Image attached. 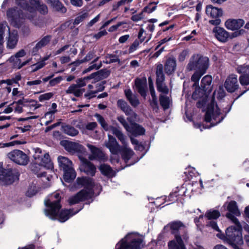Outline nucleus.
Listing matches in <instances>:
<instances>
[{"label":"nucleus","mask_w":249,"mask_h":249,"mask_svg":"<svg viewBox=\"0 0 249 249\" xmlns=\"http://www.w3.org/2000/svg\"><path fill=\"white\" fill-rule=\"evenodd\" d=\"M52 37L51 36H46L38 41L32 50V54L36 55L38 51L42 47L46 46L50 41Z\"/></svg>","instance_id":"nucleus-24"},{"label":"nucleus","mask_w":249,"mask_h":249,"mask_svg":"<svg viewBox=\"0 0 249 249\" xmlns=\"http://www.w3.org/2000/svg\"><path fill=\"white\" fill-rule=\"evenodd\" d=\"M100 18V14H99L97 16H96L94 18L91 19L89 22H88L87 26L88 27H92L94 24H95L99 20Z\"/></svg>","instance_id":"nucleus-62"},{"label":"nucleus","mask_w":249,"mask_h":249,"mask_svg":"<svg viewBox=\"0 0 249 249\" xmlns=\"http://www.w3.org/2000/svg\"><path fill=\"white\" fill-rule=\"evenodd\" d=\"M82 161L85 162L84 171L89 175L92 176H94L96 172V167L95 166L85 158L84 160Z\"/></svg>","instance_id":"nucleus-38"},{"label":"nucleus","mask_w":249,"mask_h":249,"mask_svg":"<svg viewBox=\"0 0 249 249\" xmlns=\"http://www.w3.org/2000/svg\"><path fill=\"white\" fill-rule=\"evenodd\" d=\"M142 239L133 234H127L117 244L116 249H140L142 247Z\"/></svg>","instance_id":"nucleus-7"},{"label":"nucleus","mask_w":249,"mask_h":249,"mask_svg":"<svg viewBox=\"0 0 249 249\" xmlns=\"http://www.w3.org/2000/svg\"><path fill=\"white\" fill-rule=\"evenodd\" d=\"M127 131L130 133L131 135L134 136H137L144 134L145 130L142 126L137 124L134 123L131 124Z\"/></svg>","instance_id":"nucleus-28"},{"label":"nucleus","mask_w":249,"mask_h":249,"mask_svg":"<svg viewBox=\"0 0 249 249\" xmlns=\"http://www.w3.org/2000/svg\"><path fill=\"white\" fill-rule=\"evenodd\" d=\"M57 160L60 169L64 172V180L67 182L72 181L75 178L76 174L73 168L71 161L63 156H59Z\"/></svg>","instance_id":"nucleus-5"},{"label":"nucleus","mask_w":249,"mask_h":249,"mask_svg":"<svg viewBox=\"0 0 249 249\" xmlns=\"http://www.w3.org/2000/svg\"><path fill=\"white\" fill-rule=\"evenodd\" d=\"M62 128V131L65 134L71 137L76 136L79 133L78 130L70 125H63Z\"/></svg>","instance_id":"nucleus-42"},{"label":"nucleus","mask_w":249,"mask_h":249,"mask_svg":"<svg viewBox=\"0 0 249 249\" xmlns=\"http://www.w3.org/2000/svg\"><path fill=\"white\" fill-rule=\"evenodd\" d=\"M208 219H216L220 216V212L216 210L211 209L208 211L205 215Z\"/></svg>","instance_id":"nucleus-44"},{"label":"nucleus","mask_w":249,"mask_h":249,"mask_svg":"<svg viewBox=\"0 0 249 249\" xmlns=\"http://www.w3.org/2000/svg\"><path fill=\"white\" fill-rule=\"evenodd\" d=\"M209 58L200 54H194L187 64L186 69L188 71L193 70L206 72L209 67Z\"/></svg>","instance_id":"nucleus-6"},{"label":"nucleus","mask_w":249,"mask_h":249,"mask_svg":"<svg viewBox=\"0 0 249 249\" xmlns=\"http://www.w3.org/2000/svg\"><path fill=\"white\" fill-rule=\"evenodd\" d=\"M54 114L55 113L54 111L53 112L50 110L45 113V118L48 119V120L45 123L46 125L49 124L54 119Z\"/></svg>","instance_id":"nucleus-51"},{"label":"nucleus","mask_w":249,"mask_h":249,"mask_svg":"<svg viewBox=\"0 0 249 249\" xmlns=\"http://www.w3.org/2000/svg\"><path fill=\"white\" fill-rule=\"evenodd\" d=\"M18 173L11 168L4 169L0 162V183L7 185L12 184L18 179Z\"/></svg>","instance_id":"nucleus-8"},{"label":"nucleus","mask_w":249,"mask_h":249,"mask_svg":"<svg viewBox=\"0 0 249 249\" xmlns=\"http://www.w3.org/2000/svg\"><path fill=\"white\" fill-rule=\"evenodd\" d=\"M117 119L119 122L123 125L126 130L127 131V129L129 128L130 126H129L127 123L124 118L123 116H119L117 118Z\"/></svg>","instance_id":"nucleus-61"},{"label":"nucleus","mask_w":249,"mask_h":249,"mask_svg":"<svg viewBox=\"0 0 249 249\" xmlns=\"http://www.w3.org/2000/svg\"><path fill=\"white\" fill-rule=\"evenodd\" d=\"M31 59V58H30L24 62H21V60L20 58L12 56L9 60L10 62H12L13 67L14 68L20 69L25 65L28 64Z\"/></svg>","instance_id":"nucleus-33"},{"label":"nucleus","mask_w":249,"mask_h":249,"mask_svg":"<svg viewBox=\"0 0 249 249\" xmlns=\"http://www.w3.org/2000/svg\"><path fill=\"white\" fill-rule=\"evenodd\" d=\"M171 229L173 231H178L180 227L182 226V224L179 221H176L171 223L170 224Z\"/></svg>","instance_id":"nucleus-57"},{"label":"nucleus","mask_w":249,"mask_h":249,"mask_svg":"<svg viewBox=\"0 0 249 249\" xmlns=\"http://www.w3.org/2000/svg\"><path fill=\"white\" fill-rule=\"evenodd\" d=\"M94 117L96 118L97 121L99 122L102 127L105 131H111V128H115L114 127H112L108 125V124L106 121V120H105V119L104 118V117L100 114L96 113L94 115Z\"/></svg>","instance_id":"nucleus-41"},{"label":"nucleus","mask_w":249,"mask_h":249,"mask_svg":"<svg viewBox=\"0 0 249 249\" xmlns=\"http://www.w3.org/2000/svg\"><path fill=\"white\" fill-rule=\"evenodd\" d=\"M224 86L229 92H233L238 89L239 85L237 75L234 74L230 75L226 80Z\"/></svg>","instance_id":"nucleus-16"},{"label":"nucleus","mask_w":249,"mask_h":249,"mask_svg":"<svg viewBox=\"0 0 249 249\" xmlns=\"http://www.w3.org/2000/svg\"><path fill=\"white\" fill-rule=\"evenodd\" d=\"M234 234L233 233L232 237L231 239L230 240L229 239L228 236L226 234V236L222 235L220 236L219 234H217V236L223 239L225 242L228 243L229 245L232 246L234 249H240L239 246H241L243 244V240L242 239V235L241 233V231H240V236H241V243H240L239 241V239H237V236L236 235H234Z\"/></svg>","instance_id":"nucleus-18"},{"label":"nucleus","mask_w":249,"mask_h":249,"mask_svg":"<svg viewBox=\"0 0 249 249\" xmlns=\"http://www.w3.org/2000/svg\"><path fill=\"white\" fill-rule=\"evenodd\" d=\"M124 93L126 98L132 107H136L140 104V101L137 95L134 94L130 89H125Z\"/></svg>","instance_id":"nucleus-23"},{"label":"nucleus","mask_w":249,"mask_h":249,"mask_svg":"<svg viewBox=\"0 0 249 249\" xmlns=\"http://www.w3.org/2000/svg\"><path fill=\"white\" fill-rule=\"evenodd\" d=\"M46 65L45 63L41 62L40 61L35 64L31 66L32 69V72H35L38 70L42 68Z\"/></svg>","instance_id":"nucleus-55"},{"label":"nucleus","mask_w":249,"mask_h":249,"mask_svg":"<svg viewBox=\"0 0 249 249\" xmlns=\"http://www.w3.org/2000/svg\"><path fill=\"white\" fill-rule=\"evenodd\" d=\"M111 132L122 142L123 145V147L127 146L126 137L119 129L116 127L111 128Z\"/></svg>","instance_id":"nucleus-37"},{"label":"nucleus","mask_w":249,"mask_h":249,"mask_svg":"<svg viewBox=\"0 0 249 249\" xmlns=\"http://www.w3.org/2000/svg\"><path fill=\"white\" fill-rule=\"evenodd\" d=\"M95 54V51L94 50L89 52L83 59V62H85L90 61L94 57Z\"/></svg>","instance_id":"nucleus-59"},{"label":"nucleus","mask_w":249,"mask_h":249,"mask_svg":"<svg viewBox=\"0 0 249 249\" xmlns=\"http://www.w3.org/2000/svg\"><path fill=\"white\" fill-rule=\"evenodd\" d=\"M111 132L122 142L123 145V147L127 146L126 137L119 129L116 127L111 128Z\"/></svg>","instance_id":"nucleus-36"},{"label":"nucleus","mask_w":249,"mask_h":249,"mask_svg":"<svg viewBox=\"0 0 249 249\" xmlns=\"http://www.w3.org/2000/svg\"><path fill=\"white\" fill-rule=\"evenodd\" d=\"M9 27L5 21L0 23V53L3 52V36L5 31H9Z\"/></svg>","instance_id":"nucleus-32"},{"label":"nucleus","mask_w":249,"mask_h":249,"mask_svg":"<svg viewBox=\"0 0 249 249\" xmlns=\"http://www.w3.org/2000/svg\"><path fill=\"white\" fill-rule=\"evenodd\" d=\"M99 169L103 175L108 178H112L116 175V172L113 170L109 165L107 164H101Z\"/></svg>","instance_id":"nucleus-34"},{"label":"nucleus","mask_w":249,"mask_h":249,"mask_svg":"<svg viewBox=\"0 0 249 249\" xmlns=\"http://www.w3.org/2000/svg\"><path fill=\"white\" fill-rule=\"evenodd\" d=\"M176 60L174 57H170L166 61L164 65V70L168 74H171L176 70Z\"/></svg>","instance_id":"nucleus-29"},{"label":"nucleus","mask_w":249,"mask_h":249,"mask_svg":"<svg viewBox=\"0 0 249 249\" xmlns=\"http://www.w3.org/2000/svg\"><path fill=\"white\" fill-rule=\"evenodd\" d=\"M33 150L34 152L33 158L36 163L47 169L53 168V163L48 153L38 147L33 148Z\"/></svg>","instance_id":"nucleus-9"},{"label":"nucleus","mask_w":249,"mask_h":249,"mask_svg":"<svg viewBox=\"0 0 249 249\" xmlns=\"http://www.w3.org/2000/svg\"><path fill=\"white\" fill-rule=\"evenodd\" d=\"M48 2H50L52 5L55 7L57 10L60 11L62 13L66 12V9L64 7L61 2L58 0H47Z\"/></svg>","instance_id":"nucleus-46"},{"label":"nucleus","mask_w":249,"mask_h":249,"mask_svg":"<svg viewBox=\"0 0 249 249\" xmlns=\"http://www.w3.org/2000/svg\"><path fill=\"white\" fill-rule=\"evenodd\" d=\"M76 181L78 185L84 186L85 189L80 191L75 195L69 198L68 202L71 205L90 198L93 195L92 188L94 186V182L92 179L87 178H78Z\"/></svg>","instance_id":"nucleus-4"},{"label":"nucleus","mask_w":249,"mask_h":249,"mask_svg":"<svg viewBox=\"0 0 249 249\" xmlns=\"http://www.w3.org/2000/svg\"><path fill=\"white\" fill-rule=\"evenodd\" d=\"M89 13L87 11L82 12L75 18L73 22L74 25H78L88 17Z\"/></svg>","instance_id":"nucleus-48"},{"label":"nucleus","mask_w":249,"mask_h":249,"mask_svg":"<svg viewBox=\"0 0 249 249\" xmlns=\"http://www.w3.org/2000/svg\"><path fill=\"white\" fill-rule=\"evenodd\" d=\"M146 33L145 30L143 28H141L138 34V38L140 39V42L142 43L144 41L146 40V42H148L151 37L152 35L150 34L146 39Z\"/></svg>","instance_id":"nucleus-49"},{"label":"nucleus","mask_w":249,"mask_h":249,"mask_svg":"<svg viewBox=\"0 0 249 249\" xmlns=\"http://www.w3.org/2000/svg\"><path fill=\"white\" fill-rule=\"evenodd\" d=\"M205 72L196 70L195 72L191 77V80L195 82L193 86H196L198 85L199 79Z\"/></svg>","instance_id":"nucleus-47"},{"label":"nucleus","mask_w":249,"mask_h":249,"mask_svg":"<svg viewBox=\"0 0 249 249\" xmlns=\"http://www.w3.org/2000/svg\"><path fill=\"white\" fill-rule=\"evenodd\" d=\"M37 187L35 185H31L27 192V196L31 197L35 195L38 191Z\"/></svg>","instance_id":"nucleus-53"},{"label":"nucleus","mask_w":249,"mask_h":249,"mask_svg":"<svg viewBox=\"0 0 249 249\" xmlns=\"http://www.w3.org/2000/svg\"><path fill=\"white\" fill-rule=\"evenodd\" d=\"M212 78L211 76L207 75L205 76L201 80V87L206 90L207 92L210 93L212 91V86L211 85Z\"/></svg>","instance_id":"nucleus-35"},{"label":"nucleus","mask_w":249,"mask_h":249,"mask_svg":"<svg viewBox=\"0 0 249 249\" xmlns=\"http://www.w3.org/2000/svg\"><path fill=\"white\" fill-rule=\"evenodd\" d=\"M53 96V93L52 92H47L40 95L38 99L40 102H42L45 100H48L51 99Z\"/></svg>","instance_id":"nucleus-54"},{"label":"nucleus","mask_w":249,"mask_h":249,"mask_svg":"<svg viewBox=\"0 0 249 249\" xmlns=\"http://www.w3.org/2000/svg\"><path fill=\"white\" fill-rule=\"evenodd\" d=\"M223 207L228 211L226 214V217L230 219L234 224L235 226H231L228 228L226 231V234L231 240L233 235H236L237 239H241L240 231L242 230V227L238 220L235 216L240 215V212L238 208L237 203L235 201L231 200L229 202H226ZM241 243V240H239Z\"/></svg>","instance_id":"nucleus-3"},{"label":"nucleus","mask_w":249,"mask_h":249,"mask_svg":"<svg viewBox=\"0 0 249 249\" xmlns=\"http://www.w3.org/2000/svg\"><path fill=\"white\" fill-rule=\"evenodd\" d=\"M209 93L201 87L198 88L193 92L192 98L195 100L202 99V101L205 102Z\"/></svg>","instance_id":"nucleus-27"},{"label":"nucleus","mask_w":249,"mask_h":249,"mask_svg":"<svg viewBox=\"0 0 249 249\" xmlns=\"http://www.w3.org/2000/svg\"><path fill=\"white\" fill-rule=\"evenodd\" d=\"M60 200L61 197L58 193H54L49 195L44 201L47 207L44 210V212L45 215L50 219H58L60 222H64L70 217L77 213L79 211L72 213V210H63L58 213L61 207L60 204Z\"/></svg>","instance_id":"nucleus-1"},{"label":"nucleus","mask_w":249,"mask_h":249,"mask_svg":"<svg viewBox=\"0 0 249 249\" xmlns=\"http://www.w3.org/2000/svg\"><path fill=\"white\" fill-rule=\"evenodd\" d=\"M223 119V116H220L219 108L217 106L214 107V103L212 101L205 113V121L211 122V126H212L221 122Z\"/></svg>","instance_id":"nucleus-10"},{"label":"nucleus","mask_w":249,"mask_h":249,"mask_svg":"<svg viewBox=\"0 0 249 249\" xmlns=\"http://www.w3.org/2000/svg\"><path fill=\"white\" fill-rule=\"evenodd\" d=\"M98 74V72L92 73L89 76L84 78H79L76 80V84H75L79 88H81L85 86L87 83V80L93 79Z\"/></svg>","instance_id":"nucleus-40"},{"label":"nucleus","mask_w":249,"mask_h":249,"mask_svg":"<svg viewBox=\"0 0 249 249\" xmlns=\"http://www.w3.org/2000/svg\"><path fill=\"white\" fill-rule=\"evenodd\" d=\"M120 151H121L122 152L123 159L124 160L125 163H127L128 160H130L134 155V152L132 150L128 147L127 146L122 147Z\"/></svg>","instance_id":"nucleus-39"},{"label":"nucleus","mask_w":249,"mask_h":249,"mask_svg":"<svg viewBox=\"0 0 249 249\" xmlns=\"http://www.w3.org/2000/svg\"><path fill=\"white\" fill-rule=\"evenodd\" d=\"M237 71L241 74L239 77V81L242 85H249V66L240 65L237 67Z\"/></svg>","instance_id":"nucleus-14"},{"label":"nucleus","mask_w":249,"mask_h":249,"mask_svg":"<svg viewBox=\"0 0 249 249\" xmlns=\"http://www.w3.org/2000/svg\"><path fill=\"white\" fill-rule=\"evenodd\" d=\"M63 80V78L62 76H58L55 77L53 79H51L49 81V85L50 87H53L56 85L59 84L62 80Z\"/></svg>","instance_id":"nucleus-56"},{"label":"nucleus","mask_w":249,"mask_h":249,"mask_svg":"<svg viewBox=\"0 0 249 249\" xmlns=\"http://www.w3.org/2000/svg\"><path fill=\"white\" fill-rule=\"evenodd\" d=\"M156 76V83L164 82L165 77L163 72V66L161 64L157 66Z\"/></svg>","instance_id":"nucleus-43"},{"label":"nucleus","mask_w":249,"mask_h":249,"mask_svg":"<svg viewBox=\"0 0 249 249\" xmlns=\"http://www.w3.org/2000/svg\"><path fill=\"white\" fill-rule=\"evenodd\" d=\"M139 44H140L139 41L137 40H135L133 42L132 44L130 46V47L129 48V53H132L134 52L135 51H136L137 49Z\"/></svg>","instance_id":"nucleus-60"},{"label":"nucleus","mask_w":249,"mask_h":249,"mask_svg":"<svg viewBox=\"0 0 249 249\" xmlns=\"http://www.w3.org/2000/svg\"><path fill=\"white\" fill-rule=\"evenodd\" d=\"M9 32L8 36L7 37L6 47L9 49H14L18 42V36L17 31H13Z\"/></svg>","instance_id":"nucleus-21"},{"label":"nucleus","mask_w":249,"mask_h":249,"mask_svg":"<svg viewBox=\"0 0 249 249\" xmlns=\"http://www.w3.org/2000/svg\"><path fill=\"white\" fill-rule=\"evenodd\" d=\"M213 32L215 38L221 42H226L229 37V33L224 28L218 26L215 27Z\"/></svg>","instance_id":"nucleus-19"},{"label":"nucleus","mask_w":249,"mask_h":249,"mask_svg":"<svg viewBox=\"0 0 249 249\" xmlns=\"http://www.w3.org/2000/svg\"><path fill=\"white\" fill-rule=\"evenodd\" d=\"M119 61L120 60L115 55L112 54H108L107 55L106 58V61H104V62L107 64H110L111 63L117 62Z\"/></svg>","instance_id":"nucleus-52"},{"label":"nucleus","mask_w":249,"mask_h":249,"mask_svg":"<svg viewBox=\"0 0 249 249\" xmlns=\"http://www.w3.org/2000/svg\"><path fill=\"white\" fill-rule=\"evenodd\" d=\"M97 126V124L96 122H90L88 123L86 125V128L89 130H93Z\"/></svg>","instance_id":"nucleus-64"},{"label":"nucleus","mask_w":249,"mask_h":249,"mask_svg":"<svg viewBox=\"0 0 249 249\" xmlns=\"http://www.w3.org/2000/svg\"><path fill=\"white\" fill-rule=\"evenodd\" d=\"M117 106L126 114L129 116L127 119L131 122L136 118L137 114L132 110L127 103L123 99H120L117 101Z\"/></svg>","instance_id":"nucleus-13"},{"label":"nucleus","mask_w":249,"mask_h":249,"mask_svg":"<svg viewBox=\"0 0 249 249\" xmlns=\"http://www.w3.org/2000/svg\"><path fill=\"white\" fill-rule=\"evenodd\" d=\"M36 116H32L30 117H27L25 118H19L18 119L19 122L18 125L19 126L18 127V129L20 130L22 132H25L29 130L31 128L30 124L28 122V120L36 118Z\"/></svg>","instance_id":"nucleus-26"},{"label":"nucleus","mask_w":249,"mask_h":249,"mask_svg":"<svg viewBox=\"0 0 249 249\" xmlns=\"http://www.w3.org/2000/svg\"><path fill=\"white\" fill-rule=\"evenodd\" d=\"M136 89L140 95L145 98L146 96L147 81L146 79L137 78L135 81Z\"/></svg>","instance_id":"nucleus-22"},{"label":"nucleus","mask_w":249,"mask_h":249,"mask_svg":"<svg viewBox=\"0 0 249 249\" xmlns=\"http://www.w3.org/2000/svg\"><path fill=\"white\" fill-rule=\"evenodd\" d=\"M206 13L213 18H217L222 15V11L221 9L209 5L206 7Z\"/></svg>","instance_id":"nucleus-30"},{"label":"nucleus","mask_w":249,"mask_h":249,"mask_svg":"<svg viewBox=\"0 0 249 249\" xmlns=\"http://www.w3.org/2000/svg\"><path fill=\"white\" fill-rule=\"evenodd\" d=\"M65 147L66 150L72 154H77L79 158L84 160L83 156L87 155V151L82 145L74 142H66Z\"/></svg>","instance_id":"nucleus-11"},{"label":"nucleus","mask_w":249,"mask_h":249,"mask_svg":"<svg viewBox=\"0 0 249 249\" xmlns=\"http://www.w3.org/2000/svg\"><path fill=\"white\" fill-rule=\"evenodd\" d=\"M160 102L161 106L164 109L169 107L171 100L167 96L161 94L160 96Z\"/></svg>","instance_id":"nucleus-45"},{"label":"nucleus","mask_w":249,"mask_h":249,"mask_svg":"<svg viewBox=\"0 0 249 249\" xmlns=\"http://www.w3.org/2000/svg\"><path fill=\"white\" fill-rule=\"evenodd\" d=\"M87 146L91 152V154L89 156V159L90 160H104L105 159V154L100 148L89 143L87 144Z\"/></svg>","instance_id":"nucleus-17"},{"label":"nucleus","mask_w":249,"mask_h":249,"mask_svg":"<svg viewBox=\"0 0 249 249\" xmlns=\"http://www.w3.org/2000/svg\"><path fill=\"white\" fill-rule=\"evenodd\" d=\"M85 91L84 89L79 88L75 84H72L66 90L67 94H72L76 97H80Z\"/></svg>","instance_id":"nucleus-31"},{"label":"nucleus","mask_w":249,"mask_h":249,"mask_svg":"<svg viewBox=\"0 0 249 249\" xmlns=\"http://www.w3.org/2000/svg\"><path fill=\"white\" fill-rule=\"evenodd\" d=\"M175 239L169 242V249H186L180 236L176 234Z\"/></svg>","instance_id":"nucleus-25"},{"label":"nucleus","mask_w":249,"mask_h":249,"mask_svg":"<svg viewBox=\"0 0 249 249\" xmlns=\"http://www.w3.org/2000/svg\"><path fill=\"white\" fill-rule=\"evenodd\" d=\"M102 66L101 62H100L99 64L91 63L90 66H89L85 71V72H89L93 70H98Z\"/></svg>","instance_id":"nucleus-58"},{"label":"nucleus","mask_w":249,"mask_h":249,"mask_svg":"<svg viewBox=\"0 0 249 249\" xmlns=\"http://www.w3.org/2000/svg\"><path fill=\"white\" fill-rule=\"evenodd\" d=\"M30 5L27 3H23L21 4L20 3H18V5L23 9L27 10L31 13L30 15L26 16L23 14V12L16 8L9 9L7 12V16L9 21L14 26L19 28L22 23V20L26 18L32 20L35 16V13L38 7L40 4L38 0H29Z\"/></svg>","instance_id":"nucleus-2"},{"label":"nucleus","mask_w":249,"mask_h":249,"mask_svg":"<svg viewBox=\"0 0 249 249\" xmlns=\"http://www.w3.org/2000/svg\"><path fill=\"white\" fill-rule=\"evenodd\" d=\"M105 145L112 154L116 155L121 150L116 139L110 134L108 135V140L105 141Z\"/></svg>","instance_id":"nucleus-15"},{"label":"nucleus","mask_w":249,"mask_h":249,"mask_svg":"<svg viewBox=\"0 0 249 249\" xmlns=\"http://www.w3.org/2000/svg\"><path fill=\"white\" fill-rule=\"evenodd\" d=\"M157 89L159 92L162 94H167L169 92V89L164 82L156 83Z\"/></svg>","instance_id":"nucleus-50"},{"label":"nucleus","mask_w":249,"mask_h":249,"mask_svg":"<svg viewBox=\"0 0 249 249\" xmlns=\"http://www.w3.org/2000/svg\"><path fill=\"white\" fill-rule=\"evenodd\" d=\"M40 13L45 14L48 12V8L45 4H39L37 9Z\"/></svg>","instance_id":"nucleus-63"},{"label":"nucleus","mask_w":249,"mask_h":249,"mask_svg":"<svg viewBox=\"0 0 249 249\" xmlns=\"http://www.w3.org/2000/svg\"><path fill=\"white\" fill-rule=\"evenodd\" d=\"M245 22L242 19H229L225 22V27L229 30L234 31L242 27Z\"/></svg>","instance_id":"nucleus-20"},{"label":"nucleus","mask_w":249,"mask_h":249,"mask_svg":"<svg viewBox=\"0 0 249 249\" xmlns=\"http://www.w3.org/2000/svg\"><path fill=\"white\" fill-rule=\"evenodd\" d=\"M7 157L11 160L19 165H25L29 161L27 155L20 150H14L7 154Z\"/></svg>","instance_id":"nucleus-12"}]
</instances>
